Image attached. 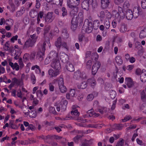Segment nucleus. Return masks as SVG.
Here are the masks:
<instances>
[{"label":"nucleus","mask_w":146,"mask_h":146,"mask_svg":"<svg viewBox=\"0 0 146 146\" xmlns=\"http://www.w3.org/2000/svg\"><path fill=\"white\" fill-rule=\"evenodd\" d=\"M10 127L12 129H16L17 128V127L16 125L13 123H10Z\"/></svg>","instance_id":"0e129e2a"},{"label":"nucleus","mask_w":146,"mask_h":146,"mask_svg":"<svg viewBox=\"0 0 146 146\" xmlns=\"http://www.w3.org/2000/svg\"><path fill=\"white\" fill-rule=\"evenodd\" d=\"M139 36L140 38H143L146 36V28L142 30L139 34Z\"/></svg>","instance_id":"bb28decb"},{"label":"nucleus","mask_w":146,"mask_h":146,"mask_svg":"<svg viewBox=\"0 0 146 146\" xmlns=\"http://www.w3.org/2000/svg\"><path fill=\"white\" fill-rule=\"evenodd\" d=\"M95 114V113L92 110H90L87 111L86 115L87 117H91L94 115Z\"/></svg>","instance_id":"2f4dec72"},{"label":"nucleus","mask_w":146,"mask_h":146,"mask_svg":"<svg viewBox=\"0 0 146 146\" xmlns=\"http://www.w3.org/2000/svg\"><path fill=\"white\" fill-rule=\"evenodd\" d=\"M75 93V91L74 90H73L72 89L70 90V94L71 96H74Z\"/></svg>","instance_id":"69168bd1"},{"label":"nucleus","mask_w":146,"mask_h":146,"mask_svg":"<svg viewBox=\"0 0 146 146\" xmlns=\"http://www.w3.org/2000/svg\"><path fill=\"white\" fill-rule=\"evenodd\" d=\"M66 67L67 70L70 72H72L74 70V66L70 62H68L66 65Z\"/></svg>","instance_id":"a211bd4d"},{"label":"nucleus","mask_w":146,"mask_h":146,"mask_svg":"<svg viewBox=\"0 0 146 146\" xmlns=\"http://www.w3.org/2000/svg\"><path fill=\"white\" fill-rule=\"evenodd\" d=\"M141 5L142 8L145 9L146 8V0H142L141 1Z\"/></svg>","instance_id":"09e8293b"},{"label":"nucleus","mask_w":146,"mask_h":146,"mask_svg":"<svg viewBox=\"0 0 146 146\" xmlns=\"http://www.w3.org/2000/svg\"><path fill=\"white\" fill-rule=\"evenodd\" d=\"M52 12H48L46 15L43 17L46 23H49L52 21L53 19L52 18Z\"/></svg>","instance_id":"423d86ee"},{"label":"nucleus","mask_w":146,"mask_h":146,"mask_svg":"<svg viewBox=\"0 0 146 146\" xmlns=\"http://www.w3.org/2000/svg\"><path fill=\"white\" fill-rule=\"evenodd\" d=\"M80 0H68L67 1V5L71 9H73L71 13L74 15H76L78 11V8L77 6L80 3Z\"/></svg>","instance_id":"f257e3e1"},{"label":"nucleus","mask_w":146,"mask_h":146,"mask_svg":"<svg viewBox=\"0 0 146 146\" xmlns=\"http://www.w3.org/2000/svg\"><path fill=\"white\" fill-rule=\"evenodd\" d=\"M10 20H12L11 19H8L6 20L5 24L6 25L8 26H6L5 27V29L7 31H9L11 29L10 27L9 26V24L8 22H9Z\"/></svg>","instance_id":"a19ab883"},{"label":"nucleus","mask_w":146,"mask_h":146,"mask_svg":"<svg viewBox=\"0 0 146 146\" xmlns=\"http://www.w3.org/2000/svg\"><path fill=\"white\" fill-rule=\"evenodd\" d=\"M37 12L34 9H31L29 13V15L32 18H35L37 16Z\"/></svg>","instance_id":"a878e982"},{"label":"nucleus","mask_w":146,"mask_h":146,"mask_svg":"<svg viewBox=\"0 0 146 146\" xmlns=\"http://www.w3.org/2000/svg\"><path fill=\"white\" fill-rule=\"evenodd\" d=\"M61 46L64 47L67 50H68V47L67 45V43L66 42H63L62 43Z\"/></svg>","instance_id":"13d9d810"},{"label":"nucleus","mask_w":146,"mask_h":146,"mask_svg":"<svg viewBox=\"0 0 146 146\" xmlns=\"http://www.w3.org/2000/svg\"><path fill=\"white\" fill-rule=\"evenodd\" d=\"M141 110H143V112L146 113V103L143 104L140 107Z\"/></svg>","instance_id":"79ce46f5"},{"label":"nucleus","mask_w":146,"mask_h":146,"mask_svg":"<svg viewBox=\"0 0 146 146\" xmlns=\"http://www.w3.org/2000/svg\"><path fill=\"white\" fill-rule=\"evenodd\" d=\"M127 28L126 26L124 24L122 25H121L120 31L123 33L127 31Z\"/></svg>","instance_id":"f704fd0d"},{"label":"nucleus","mask_w":146,"mask_h":146,"mask_svg":"<svg viewBox=\"0 0 146 146\" xmlns=\"http://www.w3.org/2000/svg\"><path fill=\"white\" fill-rule=\"evenodd\" d=\"M135 48L138 50L142 46L140 42H136L135 43Z\"/></svg>","instance_id":"49530a36"},{"label":"nucleus","mask_w":146,"mask_h":146,"mask_svg":"<svg viewBox=\"0 0 146 146\" xmlns=\"http://www.w3.org/2000/svg\"><path fill=\"white\" fill-rule=\"evenodd\" d=\"M62 39L61 37L58 38L57 40L55 42V45L58 49H60L62 44Z\"/></svg>","instance_id":"412c9836"},{"label":"nucleus","mask_w":146,"mask_h":146,"mask_svg":"<svg viewBox=\"0 0 146 146\" xmlns=\"http://www.w3.org/2000/svg\"><path fill=\"white\" fill-rule=\"evenodd\" d=\"M89 3L92 5V8L93 9L96 8L98 6V3L96 0H89Z\"/></svg>","instance_id":"aec40b11"},{"label":"nucleus","mask_w":146,"mask_h":146,"mask_svg":"<svg viewBox=\"0 0 146 146\" xmlns=\"http://www.w3.org/2000/svg\"><path fill=\"white\" fill-rule=\"evenodd\" d=\"M102 124H90L87 125V127H89L98 128L99 127H101L100 125Z\"/></svg>","instance_id":"473e14b6"},{"label":"nucleus","mask_w":146,"mask_h":146,"mask_svg":"<svg viewBox=\"0 0 146 146\" xmlns=\"http://www.w3.org/2000/svg\"><path fill=\"white\" fill-rule=\"evenodd\" d=\"M125 84L129 88H131L133 87L135 83L132 81L131 78H125Z\"/></svg>","instance_id":"6e6552de"},{"label":"nucleus","mask_w":146,"mask_h":146,"mask_svg":"<svg viewBox=\"0 0 146 146\" xmlns=\"http://www.w3.org/2000/svg\"><path fill=\"white\" fill-rule=\"evenodd\" d=\"M141 98L142 100L145 98V97L146 98V94L145 93L144 90H143L141 92Z\"/></svg>","instance_id":"680f3d73"},{"label":"nucleus","mask_w":146,"mask_h":146,"mask_svg":"<svg viewBox=\"0 0 146 146\" xmlns=\"http://www.w3.org/2000/svg\"><path fill=\"white\" fill-rule=\"evenodd\" d=\"M89 1L88 0H85L82 3L81 7L84 9L88 11L89 8Z\"/></svg>","instance_id":"ddd939ff"},{"label":"nucleus","mask_w":146,"mask_h":146,"mask_svg":"<svg viewBox=\"0 0 146 146\" xmlns=\"http://www.w3.org/2000/svg\"><path fill=\"white\" fill-rule=\"evenodd\" d=\"M28 111L29 113V115L30 117L35 118L36 116L37 112L36 111L34 110L29 111L28 110Z\"/></svg>","instance_id":"7c9ffc66"},{"label":"nucleus","mask_w":146,"mask_h":146,"mask_svg":"<svg viewBox=\"0 0 146 146\" xmlns=\"http://www.w3.org/2000/svg\"><path fill=\"white\" fill-rule=\"evenodd\" d=\"M81 72L79 70H78L74 72L73 77L74 78L78 79L80 78Z\"/></svg>","instance_id":"cd10ccee"},{"label":"nucleus","mask_w":146,"mask_h":146,"mask_svg":"<svg viewBox=\"0 0 146 146\" xmlns=\"http://www.w3.org/2000/svg\"><path fill=\"white\" fill-rule=\"evenodd\" d=\"M58 84L59 90L61 93H64L66 92L67 89L64 85V80L62 78H60L59 79Z\"/></svg>","instance_id":"7ed1b4c3"},{"label":"nucleus","mask_w":146,"mask_h":146,"mask_svg":"<svg viewBox=\"0 0 146 146\" xmlns=\"http://www.w3.org/2000/svg\"><path fill=\"white\" fill-rule=\"evenodd\" d=\"M118 12L115 15L116 20L113 21L112 23V25L113 28H115L116 27L117 24L116 20L119 23L120 20L123 19L125 17V15L122 8L119 6L118 8Z\"/></svg>","instance_id":"f03ea898"},{"label":"nucleus","mask_w":146,"mask_h":146,"mask_svg":"<svg viewBox=\"0 0 146 146\" xmlns=\"http://www.w3.org/2000/svg\"><path fill=\"white\" fill-rule=\"evenodd\" d=\"M37 96L38 97H42L43 95L42 93L41 90H38L36 92Z\"/></svg>","instance_id":"4d7b16f0"},{"label":"nucleus","mask_w":146,"mask_h":146,"mask_svg":"<svg viewBox=\"0 0 146 146\" xmlns=\"http://www.w3.org/2000/svg\"><path fill=\"white\" fill-rule=\"evenodd\" d=\"M75 16L76 15H74V16L73 17L71 21L72 25L71 28L73 31H74L76 29L78 24L77 22L76 21L77 17H75Z\"/></svg>","instance_id":"1a4fd4ad"},{"label":"nucleus","mask_w":146,"mask_h":146,"mask_svg":"<svg viewBox=\"0 0 146 146\" xmlns=\"http://www.w3.org/2000/svg\"><path fill=\"white\" fill-rule=\"evenodd\" d=\"M51 66L56 70H60L61 68L60 63L59 60H55L51 64Z\"/></svg>","instance_id":"20e7f679"},{"label":"nucleus","mask_w":146,"mask_h":146,"mask_svg":"<svg viewBox=\"0 0 146 146\" xmlns=\"http://www.w3.org/2000/svg\"><path fill=\"white\" fill-rule=\"evenodd\" d=\"M101 64L99 61L95 63L92 66V74L93 75H95L97 72L98 69L101 66Z\"/></svg>","instance_id":"39448f33"},{"label":"nucleus","mask_w":146,"mask_h":146,"mask_svg":"<svg viewBox=\"0 0 146 146\" xmlns=\"http://www.w3.org/2000/svg\"><path fill=\"white\" fill-rule=\"evenodd\" d=\"M18 36L17 35H16L15 36H13L11 39V42H14L15 40H17V39Z\"/></svg>","instance_id":"338daca9"},{"label":"nucleus","mask_w":146,"mask_h":146,"mask_svg":"<svg viewBox=\"0 0 146 146\" xmlns=\"http://www.w3.org/2000/svg\"><path fill=\"white\" fill-rule=\"evenodd\" d=\"M60 59L63 63H66L69 60L68 56L64 53H62L60 55Z\"/></svg>","instance_id":"f8f14e48"},{"label":"nucleus","mask_w":146,"mask_h":146,"mask_svg":"<svg viewBox=\"0 0 146 146\" xmlns=\"http://www.w3.org/2000/svg\"><path fill=\"white\" fill-rule=\"evenodd\" d=\"M100 25V21L98 20H97L94 21L92 24L93 28L95 30L97 29Z\"/></svg>","instance_id":"5701e85b"},{"label":"nucleus","mask_w":146,"mask_h":146,"mask_svg":"<svg viewBox=\"0 0 146 146\" xmlns=\"http://www.w3.org/2000/svg\"><path fill=\"white\" fill-rule=\"evenodd\" d=\"M131 117L130 116H127L126 117H125L123 119H122V121L123 122H124L127 121L131 119Z\"/></svg>","instance_id":"052dcab7"},{"label":"nucleus","mask_w":146,"mask_h":146,"mask_svg":"<svg viewBox=\"0 0 146 146\" xmlns=\"http://www.w3.org/2000/svg\"><path fill=\"white\" fill-rule=\"evenodd\" d=\"M92 64V61L91 60H88L87 62L86 65V68L88 69H90Z\"/></svg>","instance_id":"72a5a7b5"},{"label":"nucleus","mask_w":146,"mask_h":146,"mask_svg":"<svg viewBox=\"0 0 146 146\" xmlns=\"http://www.w3.org/2000/svg\"><path fill=\"white\" fill-rule=\"evenodd\" d=\"M54 137L55 138L57 139H62L63 141H65L66 140L64 138L62 137L61 136H59L56 135H54Z\"/></svg>","instance_id":"603ef678"},{"label":"nucleus","mask_w":146,"mask_h":146,"mask_svg":"<svg viewBox=\"0 0 146 146\" xmlns=\"http://www.w3.org/2000/svg\"><path fill=\"white\" fill-rule=\"evenodd\" d=\"M125 15L126 18L128 20H131L133 17L132 11L130 9L126 11Z\"/></svg>","instance_id":"dca6fc26"},{"label":"nucleus","mask_w":146,"mask_h":146,"mask_svg":"<svg viewBox=\"0 0 146 146\" xmlns=\"http://www.w3.org/2000/svg\"><path fill=\"white\" fill-rule=\"evenodd\" d=\"M141 81L143 82H145L146 81V74L143 73H141L140 76Z\"/></svg>","instance_id":"e433bc0d"},{"label":"nucleus","mask_w":146,"mask_h":146,"mask_svg":"<svg viewBox=\"0 0 146 146\" xmlns=\"http://www.w3.org/2000/svg\"><path fill=\"white\" fill-rule=\"evenodd\" d=\"M37 17L42 19V17H43L44 15V13L43 11H40L38 13H37Z\"/></svg>","instance_id":"3c124183"},{"label":"nucleus","mask_w":146,"mask_h":146,"mask_svg":"<svg viewBox=\"0 0 146 146\" xmlns=\"http://www.w3.org/2000/svg\"><path fill=\"white\" fill-rule=\"evenodd\" d=\"M44 38L45 39V41L43 43L42 45V50L43 51H44L45 50V46L46 44V42L47 44L50 43V38L48 37H46L45 35H44Z\"/></svg>","instance_id":"b1692460"},{"label":"nucleus","mask_w":146,"mask_h":146,"mask_svg":"<svg viewBox=\"0 0 146 146\" xmlns=\"http://www.w3.org/2000/svg\"><path fill=\"white\" fill-rule=\"evenodd\" d=\"M109 0H101V7L103 9H107L110 3Z\"/></svg>","instance_id":"9b49d317"},{"label":"nucleus","mask_w":146,"mask_h":146,"mask_svg":"<svg viewBox=\"0 0 146 146\" xmlns=\"http://www.w3.org/2000/svg\"><path fill=\"white\" fill-rule=\"evenodd\" d=\"M94 98V96L93 94H89L87 97V100L89 101H91Z\"/></svg>","instance_id":"c03bdc74"},{"label":"nucleus","mask_w":146,"mask_h":146,"mask_svg":"<svg viewBox=\"0 0 146 146\" xmlns=\"http://www.w3.org/2000/svg\"><path fill=\"white\" fill-rule=\"evenodd\" d=\"M115 60L117 64L119 65H121L123 63V61L121 59V57L120 56H116L115 58Z\"/></svg>","instance_id":"c85d7f7f"},{"label":"nucleus","mask_w":146,"mask_h":146,"mask_svg":"<svg viewBox=\"0 0 146 146\" xmlns=\"http://www.w3.org/2000/svg\"><path fill=\"white\" fill-rule=\"evenodd\" d=\"M82 29H84L85 31L88 33L91 32L93 29L92 23L91 22H88L87 26H85L84 25Z\"/></svg>","instance_id":"9d476101"},{"label":"nucleus","mask_w":146,"mask_h":146,"mask_svg":"<svg viewBox=\"0 0 146 146\" xmlns=\"http://www.w3.org/2000/svg\"><path fill=\"white\" fill-rule=\"evenodd\" d=\"M44 55V53L41 52H38L36 55V58L41 61L42 60L43 56Z\"/></svg>","instance_id":"393cba45"},{"label":"nucleus","mask_w":146,"mask_h":146,"mask_svg":"<svg viewBox=\"0 0 146 146\" xmlns=\"http://www.w3.org/2000/svg\"><path fill=\"white\" fill-rule=\"evenodd\" d=\"M71 113L72 115H74L77 116L79 115V113L78 112L77 110H73L71 111Z\"/></svg>","instance_id":"a18cd8bd"},{"label":"nucleus","mask_w":146,"mask_h":146,"mask_svg":"<svg viewBox=\"0 0 146 146\" xmlns=\"http://www.w3.org/2000/svg\"><path fill=\"white\" fill-rule=\"evenodd\" d=\"M50 112L52 113L54 115H56L57 113L55 110V108L52 107H50L49 108Z\"/></svg>","instance_id":"c9c22d12"},{"label":"nucleus","mask_w":146,"mask_h":146,"mask_svg":"<svg viewBox=\"0 0 146 146\" xmlns=\"http://www.w3.org/2000/svg\"><path fill=\"white\" fill-rule=\"evenodd\" d=\"M35 42L31 39L27 40L25 42L23 46V48L26 49L27 48L33 46Z\"/></svg>","instance_id":"0eeeda50"},{"label":"nucleus","mask_w":146,"mask_h":146,"mask_svg":"<svg viewBox=\"0 0 146 146\" xmlns=\"http://www.w3.org/2000/svg\"><path fill=\"white\" fill-rule=\"evenodd\" d=\"M104 25L106 29H109L110 26V23L108 20H106L105 21Z\"/></svg>","instance_id":"37998d69"},{"label":"nucleus","mask_w":146,"mask_h":146,"mask_svg":"<svg viewBox=\"0 0 146 146\" xmlns=\"http://www.w3.org/2000/svg\"><path fill=\"white\" fill-rule=\"evenodd\" d=\"M113 127L115 129L120 130L122 129V124H115L113 126Z\"/></svg>","instance_id":"4c0bfd02"},{"label":"nucleus","mask_w":146,"mask_h":146,"mask_svg":"<svg viewBox=\"0 0 146 146\" xmlns=\"http://www.w3.org/2000/svg\"><path fill=\"white\" fill-rule=\"evenodd\" d=\"M58 54L56 52L54 51H51L48 55V58L50 60H54L56 58Z\"/></svg>","instance_id":"f3484780"},{"label":"nucleus","mask_w":146,"mask_h":146,"mask_svg":"<svg viewBox=\"0 0 146 146\" xmlns=\"http://www.w3.org/2000/svg\"><path fill=\"white\" fill-rule=\"evenodd\" d=\"M62 36V38L64 39H67L69 37V35L67 29H63Z\"/></svg>","instance_id":"6ab92c4d"},{"label":"nucleus","mask_w":146,"mask_h":146,"mask_svg":"<svg viewBox=\"0 0 146 146\" xmlns=\"http://www.w3.org/2000/svg\"><path fill=\"white\" fill-rule=\"evenodd\" d=\"M19 64L20 66V68L21 69L23 68L24 66V64L22 61V59L21 58H20L19 60Z\"/></svg>","instance_id":"864d4df0"},{"label":"nucleus","mask_w":146,"mask_h":146,"mask_svg":"<svg viewBox=\"0 0 146 146\" xmlns=\"http://www.w3.org/2000/svg\"><path fill=\"white\" fill-rule=\"evenodd\" d=\"M49 90L50 92H53L54 90V87L51 83L49 84Z\"/></svg>","instance_id":"de8ad7c7"},{"label":"nucleus","mask_w":146,"mask_h":146,"mask_svg":"<svg viewBox=\"0 0 146 146\" xmlns=\"http://www.w3.org/2000/svg\"><path fill=\"white\" fill-rule=\"evenodd\" d=\"M82 137V136L81 135H77L74 138V141L75 142L77 143L79 139H80V138H81Z\"/></svg>","instance_id":"8fccbe9b"},{"label":"nucleus","mask_w":146,"mask_h":146,"mask_svg":"<svg viewBox=\"0 0 146 146\" xmlns=\"http://www.w3.org/2000/svg\"><path fill=\"white\" fill-rule=\"evenodd\" d=\"M29 58V54L25 53L24 55L23 58L25 61H26L28 60Z\"/></svg>","instance_id":"6e6d98bb"},{"label":"nucleus","mask_w":146,"mask_h":146,"mask_svg":"<svg viewBox=\"0 0 146 146\" xmlns=\"http://www.w3.org/2000/svg\"><path fill=\"white\" fill-rule=\"evenodd\" d=\"M133 17L136 18L139 15V11L137 7H135L133 9Z\"/></svg>","instance_id":"4be33fe9"},{"label":"nucleus","mask_w":146,"mask_h":146,"mask_svg":"<svg viewBox=\"0 0 146 146\" xmlns=\"http://www.w3.org/2000/svg\"><path fill=\"white\" fill-rule=\"evenodd\" d=\"M116 92L114 90H112L110 93V96L111 99H114L116 96Z\"/></svg>","instance_id":"58836bf2"},{"label":"nucleus","mask_w":146,"mask_h":146,"mask_svg":"<svg viewBox=\"0 0 146 146\" xmlns=\"http://www.w3.org/2000/svg\"><path fill=\"white\" fill-rule=\"evenodd\" d=\"M31 80L32 81V82L33 84H35L36 82V78L35 75L33 74L31 75Z\"/></svg>","instance_id":"bf43d9fd"},{"label":"nucleus","mask_w":146,"mask_h":146,"mask_svg":"<svg viewBox=\"0 0 146 146\" xmlns=\"http://www.w3.org/2000/svg\"><path fill=\"white\" fill-rule=\"evenodd\" d=\"M110 84H109L107 83L106 84L105 87V88L106 90H109L110 87Z\"/></svg>","instance_id":"774afa93"},{"label":"nucleus","mask_w":146,"mask_h":146,"mask_svg":"<svg viewBox=\"0 0 146 146\" xmlns=\"http://www.w3.org/2000/svg\"><path fill=\"white\" fill-rule=\"evenodd\" d=\"M129 7V5L128 2H125L123 5V8L125 9H128Z\"/></svg>","instance_id":"5fc2aeb1"},{"label":"nucleus","mask_w":146,"mask_h":146,"mask_svg":"<svg viewBox=\"0 0 146 146\" xmlns=\"http://www.w3.org/2000/svg\"><path fill=\"white\" fill-rule=\"evenodd\" d=\"M68 102L66 100H62L60 103L61 106V110L62 111H64L66 109Z\"/></svg>","instance_id":"2eb2a0df"},{"label":"nucleus","mask_w":146,"mask_h":146,"mask_svg":"<svg viewBox=\"0 0 146 146\" xmlns=\"http://www.w3.org/2000/svg\"><path fill=\"white\" fill-rule=\"evenodd\" d=\"M87 82H82L80 85H78V89H85L87 86Z\"/></svg>","instance_id":"c756f323"},{"label":"nucleus","mask_w":146,"mask_h":146,"mask_svg":"<svg viewBox=\"0 0 146 146\" xmlns=\"http://www.w3.org/2000/svg\"><path fill=\"white\" fill-rule=\"evenodd\" d=\"M87 82L88 84L90 85L93 88H94L96 84V81L93 78L88 79Z\"/></svg>","instance_id":"4468645a"},{"label":"nucleus","mask_w":146,"mask_h":146,"mask_svg":"<svg viewBox=\"0 0 146 146\" xmlns=\"http://www.w3.org/2000/svg\"><path fill=\"white\" fill-rule=\"evenodd\" d=\"M62 16L63 17H64L65 16H66L67 15V11L65 7H62Z\"/></svg>","instance_id":"ea45409f"},{"label":"nucleus","mask_w":146,"mask_h":146,"mask_svg":"<svg viewBox=\"0 0 146 146\" xmlns=\"http://www.w3.org/2000/svg\"><path fill=\"white\" fill-rule=\"evenodd\" d=\"M80 76H81V77H80V78L82 79H86L87 78L86 73L84 72H83L82 73L81 72V75H80Z\"/></svg>","instance_id":"e2e57ef3"}]
</instances>
